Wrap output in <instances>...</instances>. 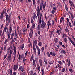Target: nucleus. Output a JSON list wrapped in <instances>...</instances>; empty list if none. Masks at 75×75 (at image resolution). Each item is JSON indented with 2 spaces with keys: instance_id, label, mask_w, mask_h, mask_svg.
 Returning <instances> with one entry per match:
<instances>
[{
  "instance_id": "obj_1",
  "label": "nucleus",
  "mask_w": 75,
  "mask_h": 75,
  "mask_svg": "<svg viewBox=\"0 0 75 75\" xmlns=\"http://www.w3.org/2000/svg\"><path fill=\"white\" fill-rule=\"evenodd\" d=\"M11 18H10V16L8 17V18H7V16H6V21H8V23L6 24L5 27H7V26L9 25V24H10V23H11Z\"/></svg>"
},
{
  "instance_id": "obj_2",
  "label": "nucleus",
  "mask_w": 75,
  "mask_h": 75,
  "mask_svg": "<svg viewBox=\"0 0 75 75\" xmlns=\"http://www.w3.org/2000/svg\"><path fill=\"white\" fill-rule=\"evenodd\" d=\"M37 62V59L36 57L34 59H33V64L35 67H36V64L35 63Z\"/></svg>"
},
{
  "instance_id": "obj_3",
  "label": "nucleus",
  "mask_w": 75,
  "mask_h": 75,
  "mask_svg": "<svg viewBox=\"0 0 75 75\" xmlns=\"http://www.w3.org/2000/svg\"><path fill=\"white\" fill-rule=\"evenodd\" d=\"M40 7L39 6H38V10L37 12V14L38 19L40 18Z\"/></svg>"
},
{
  "instance_id": "obj_4",
  "label": "nucleus",
  "mask_w": 75,
  "mask_h": 75,
  "mask_svg": "<svg viewBox=\"0 0 75 75\" xmlns=\"http://www.w3.org/2000/svg\"><path fill=\"white\" fill-rule=\"evenodd\" d=\"M41 2L40 3V10H42V7L43 6V2Z\"/></svg>"
},
{
  "instance_id": "obj_5",
  "label": "nucleus",
  "mask_w": 75,
  "mask_h": 75,
  "mask_svg": "<svg viewBox=\"0 0 75 75\" xmlns=\"http://www.w3.org/2000/svg\"><path fill=\"white\" fill-rule=\"evenodd\" d=\"M33 50H34V52H35V53H36V52L37 51L36 50V48H35V47H35V46H34V42H33Z\"/></svg>"
},
{
  "instance_id": "obj_6",
  "label": "nucleus",
  "mask_w": 75,
  "mask_h": 75,
  "mask_svg": "<svg viewBox=\"0 0 75 75\" xmlns=\"http://www.w3.org/2000/svg\"><path fill=\"white\" fill-rule=\"evenodd\" d=\"M39 63L40 64V66H41L42 67V65H43L42 61V60H41V59H39Z\"/></svg>"
},
{
  "instance_id": "obj_7",
  "label": "nucleus",
  "mask_w": 75,
  "mask_h": 75,
  "mask_svg": "<svg viewBox=\"0 0 75 75\" xmlns=\"http://www.w3.org/2000/svg\"><path fill=\"white\" fill-rule=\"evenodd\" d=\"M50 54L51 55H52L53 56H54L56 55V53L54 52H50Z\"/></svg>"
},
{
  "instance_id": "obj_8",
  "label": "nucleus",
  "mask_w": 75,
  "mask_h": 75,
  "mask_svg": "<svg viewBox=\"0 0 75 75\" xmlns=\"http://www.w3.org/2000/svg\"><path fill=\"white\" fill-rule=\"evenodd\" d=\"M3 45L1 49L0 50V55H1V54H2V52H3Z\"/></svg>"
},
{
  "instance_id": "obj_9",
  "label": "nucleus",
  "mask_w": 75,
  "mask_h": 75,
  "mask_svg": "<svg viewBox=\"0 0 75 75\" xmlns=\"http://www.w3.org/2000/svg\"><path fill=\"white\" fill-rule=\"evenodd\" d=\"M33 14H34V17H33V20H35V18L36 19H37V15H36V14H35V12H34L33 13Z\"/></svg>"
},
{
  "instance_id": "obj_10",
  "label": "nucleus",
  "mask_w": 75,
  "mask_h": 75,
  "mask_svg": "<svg viewBox=\"0 0 75 75\" xmlns=\"http://www.w3.org/2000/svg\"><path fill=\"white\" fill-rule=\"evenodd\" d=\"M49 25L50 26V27H51V23H50V22H49V21H48L47 22V26L48 28H49Z\"/></svg>"
},
{
  "instance_id": "obj_11",
  "label": "nucleus",
  "mask_w": 75,
  "mask_h": 75,
  "mask_svg": "<svg viewBox=\"0 0 75 75\" xmlns=\"http://www.w3.org/2000/svg\"><path fill=\"white\" fill-rule=\"evenodd\" d=\"M5 13V16H6H6H7V18H8V15L7 14V11H6V10H5V12H4V13Z\"/></svg>"
},
{
  "instance_id": "obj_12",
  "label": "nucleus",
  "mask_w": 75,
  "mask_h": 75,
  "mask_svg": "<svg viewBox=\"0 0 75 75\" xmlns=\"http://www.w3.org/2000/svg\"><path fill=\"white\" fill-rule=\"evenodd\" d=\"M27 29L26 28H24L22 29V31H23V32H25L27 31Z\"/></svg>"
},
{
  "instance_id": "obj_13",
  "label": "nucleus",
  "mask_w": 75,
  "mask_h": 75,
  "mask_svg": "<svg viewBox=\"0 0 75 75\" xmlns=\"http://www.w3.org/2000/svg\"><path fill=\"white\" fill-rule=\"evenodd\" d=\"M11 55L9 54L8 55V59L9 60V61H11Z\"/></svg>"
},
{
  "instance_id": "obj_14",
  "label": "nucleus",
  "mask_w": 75,
  "mask_h": 75,
  "mask_svg": "<svg viewBox=\"0 0 75 75\" xmlns=\"http://www.w3.org/2000/svg\"><path fill=\"white\" fill-rule=\"evenodd\" d=\"M13 31V30H12V27L11 26L9 27V33H11V32Z\"/></svg>"
},
{
  "instance_id": "obj_15",
  "label": "nucleus",
  "mask_w": 75,
  "mask_h": 75,
  "mask_svg": "<svg viewBox=\"0 0 75 75\" xmlns=\"http://www.w3.org/2000/svg\"><path fill=\"white\" fill-rule=\"evenodd\" d=\"M69 3L70 4H71V6L73 5V7L75 8V5L74 4V3H73V2H72V1H71V3Z\"/></svg>"
},
{
  "instance_id": "obj_16",
  "label": "nucleus",
  "mask_w": 75,
  "mask_h": 75,
  "mask_svg": "<svg viewBox=\"0 0 75 75\" xmlns=\"http://www.w3.org/2000/svg\"><path fill=\"white\" fill-rule=\"evenodd\" d=\"M56 33L58 34L59 35H61V34L60 33V32H59V30L57 29Z\"/></svg>"
},
{
  "instance_id": "obj_17",
  "label": "nucleus",
  "mask_w": 75,
  "mask_h": 75,
  "mask_svg": "<svg viewBox=\"0 0 75 75\" xmlns=\"http://www.w3.org/2000/svg\"><path fill=\"white\" fill-rule=\"evenodd\" d=\"M61 54H65L66 53V52H65V51L64 50H63L61 51Z\"/></svg>"
},
{
  "instance_id": "obj_18",
  "label": "nucleus",
  "mask_w": 75,
  "mask_h": 75,
  "mask_svg": "<svg viewBox=\"0 0 75 75\" xmlns=\"http://www.w3.org/2000/svg\"><path fill=\"white\" fill-rule=\"evenodd\" d=\"M14 32H13L11 33V38H14Z\"/></svg>"
},
{
  "instance_id": "obj_19",
  "label": "nucleus",
  "mask_w": 75,
  "mask_h": 75,
  "mask_svg": "<svg viewBox=\"0 0 75 75\" xmlns=\"http://www.w3.org/2000/svg\"><path fill=\"white\" fill-rule=\"evenodd\" d=\"M35 24H34V23H33L32 25V29L34 28H35Z\"/></svg>"
},
{
  "instance_id": "obj_20",
  "label": "nucleus",
  "mask_w": 75,
  "mask_h": 75,
  "mask_svg": "<svg viewBox=\"0 0 75 75\" xmlns=\"http://www.w3.org/2000/svg\"><path fill=\"white\" fill-rule=\"evenodd\" d=\"M44 59L45 65L47 64V59H46V58H44Z\"/></svg>"
},
{
  "instance_id": "obj_21",
  "label": "nucleus",
  "mask_w": 75,
  "mask_h": 75,
  "mask_svg": "<svg viewBox=\"0 0 75 75\" xmlns=\"http://www.w3.org/2000/svg\"><path fill=\"white\" fill-rule=\"evenodd\" d=\"M30 75H33V74L34 73V71L33 70H31L30 71Z\"/></svg>"
},
{
  "instance_id": "obj_22",
  "label": "nucleus",
  "mask_w": 75,
  "mask_h": 75,
  "mask_svg": "<svg viewBox=\"0 0 75 75\" xmlns=\"http://www.w3.org/2000/svg\"><path fill=\"white\" fill-rule=\"evenodd\" d=\"M40 27L41 28H43V29H44V28L45 27V26L43 25V24H40Z\"/></svg>"
},
{
  "instance_id": "obj_23",
  "label": "nucleus",
  "mask_w": 75,
  "mask_h": 75,
  "mask_svg": "<svg viewBox=\"0 0 75 75\" xmlns=\"http://www.w3.org/2000/svg\"><path fill=\"white\" fill-rule=\"evenodd\" d=\"M65 7L66 10L67 11H68V7H67V4H65Z\"/></svg>"
},
{
  "instance_id": "obj_24",
  "label": "nucleus",
  "mask_w": 75,
  "mask_h": 75,
  "mask_svg": "<svg viewBox=\"0 0 75 75\" xmlns=\"http://www.w3.org/2000/svg\"><path fill=\"white\" fill-rule=\"evenodd\" d=\"M27 74V72L25 71L24 72H23V73H21V75H26V74Z\"/></svg>"
},
{
  "instance_id": "obj_25",
  "label": "nucleus",
  "mask_w": 75,
  "mask_h": 75,
  "mask_svg": "<svg viewBox=\"0 0 75 75\" xmlns=\"http://www.w3.org/2000/svg\"><path fill=\"white\" fill-rule=\"evenodd\" d=\"M24 44H23L21 45V49L23 50L24 49Z\"/></svg>"
},
{
  "instance_id": "obj_26",
  "label": "nucleus",
  "mask_w": 75,
  "mask_h": 75,
  "mask_svg": "<svg viewBox=\"0 0 75 75\" xmlns=\"http://www.w3.org/2000/svg\"><path fill=\"white\" fill-rule=\"evenodd\" d=\"M57 4L58 5V6H59V7H62V4H61L59 3H57Z\"/></svg>"
},
{
  "instance_id": "obj_27",
  "label": "nucleus",
  "mask_w": 75,
  "mask_h": 75,
  "mask_svg": "<svg viewBox=\"0 0 75 75\" xmlns=\"http://www.w3.org/2000/svg\"><path fill=\"white\" fill-rule=\"evenodd\" d=\"M65 71V68H64L62 70L61 72H64Z\"/></svg>"
},
{
  "instance_id": "obj_28",
  "label": "nucleus",
  "mask_w": 75,
  "mask_h": 75,
  "mask_svg": "<svg viewBox=\"0 0 75 75\" xmlns=\"http://www.w3.org/2000/svg\"><path fill=\"white\" fill-rule=\"evenodd\" d=\"M69 62L68 63L67 65L68 67H70V65H71V63H70V60H69Z\"/></svg>"
},
{
  "instance_id": "obj_29",
  "label": "nucleus",
  "mask_w": 75,
  "mask_h": 75,
  "mask_svg": "<svg viewBox=\"0 0 75 75\" xmlns=\"http://www.w3.org/2000/svg\"><path fill=\"white\" fill-rule=\"evenodd\" d=\"M6 50H7V46H5L4 48V51H6Z\"/></svg>"
},
{
  "instance_id": "obj_30",
  "label": "nucleus",
  "mask_w": 75,
  "mask_h": 75,
  "mask_svg": "<svg viewBox=\"0 0 75 75\" xmlns=\"http://www.w3.org/2000/svg\"><path fill=\"white\" fill-rule=\"evenodd\" d=\"M0 17L1 18V19H3V17H4V16H3V13H1Z\"/></svg>"
},
{
  "instance_id": "obj_31",
  "label": "nucleus",
  "mask_w": 75,
  "mask_h": 75,
  "mask_svg": "<svg viewBox=\"0 0 75 75\" xmlns=\"http://www.w3.org/2000/svg\"><path fill=\"white\" fill-rule=\"evenodd\" d=\"M36 47L37 50H40V48H39V47H38V46L37 45H36Z\"/></svg>"
},
{
  "instance_id": "obj_32",
  "label": "nucleus",
  "mask_w": 75,
  "mask_h": 75,
  "mask_svg": "<svg viewBox=\"0 0 75 75\" xmlns=\"http://www.w3.org/2000/svg\"><path fill=\"white\" fill-rule=\"evenodd\" d=\"M7 27L5 26L4 29V32H6V31L7 30Z\"/></svg>"
},
{
  "instance_id": "obj_33",
  "label": "nucleus",
  "mask_w": 75,
  "mask_h": 75,
  "mask_svg": "<svg viewBox=\"0 0 75 75\" xmlns=\"http://www.w3.org/2000/svg\"><path fill=\"white\" fill-rule=\"evenodd\" d=\"M16 65H14L13 67V69L14 71H16Z\"/></svg>"
},
{
  "instance_id": "obj_34",
  "label": "nucleus",
  "mask_w": 75,
  "mask_h": 75,
  "mask_svg": "<svg viewBox=\"0 0 75 75\" xmlns=\"http://www.w3.org/2000/svg\"><path fill=\"white\" fill-rule=\"evenodd\" d=\"M23 63H25V61H26V59H25V57H24L23 58Z\"/></svg>"
},
{
  "instance_id": "obj_35",
  "label": "nucleus",
  "mask_w": 75,
  "mask_h": 75,
  "mask_svg": "<svg viewBox=\"0 0 75 75\" xmlns=\"http://www.w3.org/2000/svg\"><path fill=\"white\" fill-rule=\"evenodd\" d=\"M8 40V39L7 38V39L5 40V42H4V44H6V43H7V42H8V40Z\"/></svg>"
},
{
  "instance_id": "obj_36",
  "label": "nucleus",
  "mask_w": 75,
  "mask_h": 75,
  "mask_svg": "<svg viewBox=\"0 0 75 75\" xmlns=\"http://www.w3.org/2000/svg\"><path fill=\"white\" fill-rule=\"evenodd\" d=\"M29 35L31 38L33 37L32 34H31V33L30 32L29 33Z\"/></svg>"
},
{
  "instance_id": "obj_37",
  "label": "nucleus",
  "mask_w": 75,
  "mask_h": 75,
  "mask_svg": "<svg viewBox=\"0 0 75 75\" xmlns=\"http://www.w3.org/2000/svg\"><path fill=\"white\" fill-rule=\"evenodd\" d=\"M14 35L16 37H17V32H16V30L15 31L14 33Z\"/></svg>"
},
{
  "instance_id": "obj_38",
  "label": "nucleus",
  "mask_w": 75,
  "mask_h": 75,
  "mask_svg": "<svg viewBox=\"0 0 75 75\" xmlns=\"http://www.w3.org/2000/svg\"><path fill=\"white\" fill-rule=\"evenodd\" d=\"M58 38H57L55 40V44H57V42H58Z\"/></svg>"
},
{
  "instance_id": "obj_39",
  "label": "nucleus",
  "mask_w": 75,
  "mask_h": 75,
  "mask_svg": "<svg viewBox=\"0 0 75 75\" xmlns=\"http://www.w3.org/2000/svg\"><path fill=\"white\" fill-rule=\"evenodd\" d=\"M47 57H50V53H49V52H47Z\"/></svg>"
},
{
  "instance_id": "obj_40",
  "label": "nucleus",
  "mask_w": 75,
  "mask_h": 75,
  "mask_svg": "<svg viewBox=\"0 0 75 75\" xmlns=\"http://www.w3.org/2000/svg\"><path fill=\"white\" fill-rule=\"evenodd\" d=\"M51 13L53 14H55V11L54 10H52L51 11Z\"/></svg>"
},
{
  "instance_id": "obj_41",
  "label": "nucleus",
  "mask_w": 75,
  "mask_h": 75,
  "mask_svg": "<svg viewBox=\"0 0 75 75\" xmlns=\"http://www.w3.org/2000/svg\"><path fill=\"white\" fill-rule=\"evenodd\" d=\"M23 67L22 66H20V67L19 68V71H21V69H22Z\"/></svg>"
},
{
  "instance_id": "obj_42",
  "label": "nucleus",
  "mask_w": 75,
  "mask_h": 75,
  "mask_svg": "<svg viewBox=\"0 0 75 75\" xmlns=\"http://www.w3.org/2000/svg\"><path fill=\"white\" fill-rule=\"evenodd\" d=\"M38 45H39V46H41L42 45V43L41 42H39L38 44Z\"/></svg>"
},
{
  "instance_id": "obj_43",
  "label": "nucleus",
  "mask_w": 75,
  "mask_h": 75,
  "mask_svg": "<svg viewBox=\"0 0 75 75\" xmlns=\"http://www.w3.org/2000/svg\"><path fill=\"white\" fill-rule=\"evenodd\" d=\"M37 67L38 71H40V66L39 65H38V66H37Z\"/></svg>"
},
{
  "instance_id": "obj_44",
  "label": "nucleus",
  "mask_w": 75,
  "mask_h": 75,
  "mask_svg": "<svg viewBox=\"0 0 75 75\" xmlns=\"http://www.w3.org/2000/svg\"><path fill=\"white\" fill-rule=\"evenodd\" d=\"M12 54V50L11 49L10 50V53L9 54V55H11Z\"/></svg>"
},
{
  "instance_id": "obj_45",
  "label": "nucleus",
  "mask_w": 75,
  "mask_h": 75,
  "mask_svg": "<svg viewBox=\"0 0 75 75\" xmlns=\"http://www.w3.org/2000/svg\"><path fill=\"white\" fill-rule=\"evenodd\" d=\"M11 35V34L10 33H9L8 35V39H10V36Z\"/></svg>"
},
{
  "instance_id": "obj_46",
  "label": "nucleus",
  "mask_w": 75,
  "mask_h": 75,
  "mask_svg": "<svg viewBox=\"0 0 75 75\" xmlns=\"http://www.w3.org/2000/svg\"><path fill=\"white\" fill-rule=\"evenodd\" d=\"M42 75H43L44 74L45 71H44V68L42 69Z\"/></svg>"
},
{
  "instance_id": "obj_47",
  "label": "nucleus",
  "mask_w": 75,
  "mask_h": 75,
  "mask_svg": "<svg viewBox=\"0 0 75 75\" xmlns=\"http://www.w3.org/2000/svg\"><path fill=\"white\" fill-rule=\"evenodd\" d=\"M34 44L35 45H36L37 44V40H35L34 41Z\"/></svg>"
},
{
  "instance_id": "obj_48",
  "label": "nucleus",
  "mask_w": 75,
  "mask_h": 75,
  "mask_svg": "<svg viewBox=\"0 0 75 75\" xmlns=\"http://www.w3.org/2000/svg\"><path fill=\"white\" fill-rule=\"evenodd\" d=\"M65 31H66V32H69V30H68L67 28L65 29Z\"/></svg>"
},
{
  "instance_id": "obj_49",
  "label": "nucleus",
  "mask_w": 75,
  "mask_h": 75,
  "mask_svg": "<svg viewBox=\"0 0 75 75\" xmlns=\"http://www.w3.org/2000/svg\"><path fill=\"white\" fill-rule=\"evenodd\" d=\"M40 50H38V55H40Z\"/></svg>"
},
{
  "instance_id": "obj_50",
  "label": "nucleus",
  "mask_w": 75,
  "mask_h": 75,
  "mask_svg": "<svg viewBox=\"0 0 75 75\" xmlns=\"http://www.w3.org/2000/svg\"><path fill=\"white\" fill-rule=\"evenodd\" d=\"M30 41H31V39L30 38H28V42H30Z\"/></svg>"
},
{
  "instance_id": "obj_51",
  "label": "nucleus",
  "mask_w": 75,
  "mask_h": 75,
  "mask_svg": "<svg viewBox=\"0 0 75 75\" xmlns=\"http://www.w3.org/2000/svg\"><path fill=\"white\" fill-rule=\"evenodd\" d=\"M31 59H34V54H32V56L31 57Z\"/></svg>"
},
{
  "instance_id": "obj_52",
  "label": "nucleus",
  "mask_w": 75,
  "mask_h": 75,
  "mask_svg": "<svg viewBox=\"0 0 75 75\" xmlns=\"http://www.w3.org/2000/svg\"><path fill=\"white\" fill-rule=\"evenodd\" d=\"M40 25H39L38 26V30H40Z\"/></svg>"
},
{
  "instance_id": "obj_53",
  "label": "nucleus",
  "mask_w": 75,
  "mask_h": 75,
  "mask_svg": "<svg viewBox=\"0 0 75 75\" xmlns=\"http://www.w3.org/2000/svg\"><path fill=\"white\" fill-rule=\"evenodd\" d=\"M69 71H70V72H71V73H72V72H73L72 70V69H69Z\"/></svg>"
},
{
  "instance_id": "obj_54",
  "label": "nucleus",
  "mask_w": 75,
  "mask_h": 75,
  "mask_svg": "<svg viewBox=\"0 0 75 75\" xmlns=\"http://www.w3.org/2000/svg\"><path fill=\"white\" fill-rule=\"evenodd\" d=\"M10 49H11V47H10L9 48L8 47L7 48V50L8 51H10Z\"/></svg>"
},
{
  "instance_id": "obj_55",
  "label": "nucleus",
  "mask_w": 75,
  "mask_h": 75,
  "mask_svg": "<svg viewBox=\"0 0 75 75\" xmlns=\"http://www.w3.org/2000/svg\"><path fill=\"white\" fill-rule=\"evenodd\" d=\"M45 4H43V9H45Z\"/></svg>"
},
{
  "instance_id": "obj_56",
  "label": "nucleus",
  "mask_w": 75,
  "mask_h": 75,
  "mask_svg": "<svg viewBox=\"0 0 75 75\" xmlns=\"http://www.w3.org/2000/svg\"><path fill=\"white\" fill-rule=\"evenodd\" d=\"M18 63L17 64L16 66V69H18Z\"/></svg>"
},
{
  "instance_id": "obj_57",
  "label": "nucleus",
  "mask_w": 75,
  "mask_h": 75,
  "mask_svg": "<svg viewBox=\"0 0 75 75\" xmlns=\"http://www.w3.org/2000/svg\"><path fill=\"white\" fill-rule=\"evenodd\" d=\"M69 26L70 27H72V25L71 24V23L70 22H69Z\"/></svg>"
},
{
  "instance_id": "obj_58",
  "label": "nucleus",
  "mask_w": 75,
  "mask_h": 75,
  "mask_svg": "<svg viewBox=\"0 0 75 75\" xmlns=\"http://www.w3.org/2000/svg\"><path fill=\"white\" fill-rule=\"evenodd\" d=\"M58 67H59V68H62V67H61V66L60 64H58Z\"/></svg>"
},
{
  "instance_id": "obj_59",
  "label": "nucleus",
  "mask_w": 75,
  "mask_h": 75,
  "mask_svg": "<svg viewBox=\"0 0 75 75\" xmlns=\"http://www.w3.org/2000/svg\"><path fill=\"white\" fill-rule=\"evenodd\" d=\"M7 54H6L5 55H4V59H6V57H7Z\"/></svg>"
},
{
  "instance_id": "obj_60",
  "label": "nucleus",
  "mask_w": 75,
  "mask_h": 75,
  "mask_svg": "<svg viewBox=\"0 0 75 75\" xmlns=\"http://www.w3.org/2000/svg\"><path fill=\"white\" fill-rule=\"evenodd\" d=\"M42 17V13H41L40 14V18H41Z\"/></svg>"
},
{
  "instance_id": "obj_61",
  "label": "nucleus",
  "mask_w": 75,
  "mask_h": 75,
  "mask_svg": "<svg viewBox=\"0 0 75 75\" xmlns=\"http://www.w3.org/2000/svg\"><path fill=\"white\" fill-rule=\"evenodd\" d=\"M44 47H42L41 48V50L42 52H43V51H44Z\"/></svg>"
},
{
  "instance_id": "obj_62",
  "label": "nucleus",
  "mask_w": 75,
  "mask_h": 75,
  "mask_svg": "<svg viewBox=\"0 0 75 75\" xmlns=\"http://www.w3.org/2000/svg\"><path fill=\"white\" fill-rule=\"evenodd\" d=\"M11 40H12V42H15L14 40V38H11Z\"/></svg>"
},
{
  "instance_id": "obj_63",
  "label": "nucleus",
  "mask_w": 75,
  "mask_h": 75,
  "mask_svg": "<svg viewBox=\"0 0 75 75\" xmlns=\"http://www.w3.org/2000/svg\"><path fill=\"white\" fill-rule=\"evenodd\" d=\"M67 38H65L64 39L65 42H67Z\"/></svg>"
},
{
  "instance_id": "obj_64",
  "label": "nucleus",
  "mask_w": 75,
  "mask_h": 75,
  "mask_svg": "<svg viewBox=\"0 0 75 75\" xmlns=\"http://www.w3.org/2000/svg\"><path fill=\"white\" fill-rule=\"evenodd\" d=\"M24 67H23V68L21 70V71L22 72H24Z\"/></svg>"
}]
</instances>
